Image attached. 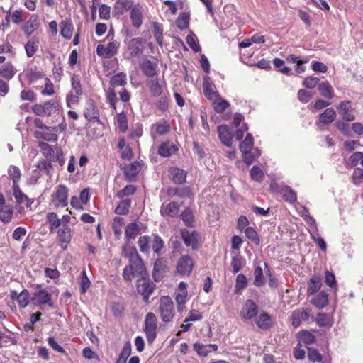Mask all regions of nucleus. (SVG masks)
Instances as JSON below:
<instances>
[{
    "label": "nucleus",
    "instance_id": "obj_35",
    "mask_svg": "<svg viewBox=\"0 0 363 363\" xmlns=\"http://www.w3.org/2000/svg\"><path fill=\"white\" fill-rule=\"evenodd\" d=\"M130 19L133 27L138 28L143 23V14L140 9L138 6H133L130 9Z\"/></svg>",
    "mask_w": 363,
    "mask_h": 363
},
{
    "label": "nucleus",
    "instance_id": "obj_58",
    "mask_svg": "<svg viewBox=\"0 0 363 363\" xmlns=\"http://www.w3.org/2000/svg\"><path fill=\"white\" fill-rule=\"evenodd\" d=\"M15 74L14 67L11 64H6L0 69V76L9 80Z\"/></svg>",
    "mask_w": 363,
    "mask_h": 363
},
{
    "label": "nucleus",
    "instance_id": "obj_43",
    "mask_svg": "<svg viewBox=\"0 0 363 363\" xmlns=\"http://www.w3.org/2000/svg\"><path fill=\"white\" fill-rule=\"evenodd\" d=\"M318 91L322 96L328 99L333 98V89L328 82H323L318 85Z\"/></svg>",
    "mask_w": 363,
    "mask_h": 363
},
{
    "label": "nucleus",
    "instance_id": "obj_26",
    "mask_svg": "<svg viewBox=\"0 0 363 363\" xmlns=\"http://www.w3.org/2000/svg\"><path fill=\"white\" fill-rule=\"evenodd\" d=\"M322 286V279L320 276H313L308 282L307 296L314 295L319 291Z\"/></svg>",
    "mask_w": 363,
    "mask_h": 363
},
{
    "label": "nucleus",
    "instance_id": "obj_24",
    "mask_svg": "<svg viewBox=\"0 0 363 363\" xmlns=\"http://www.w3.org/2000/svg\"><path fill=\"white\" fill-rule=\"evenodd\" d=\"M157 67V65L156 62L147 59L144 60L141 65V69L144 74L150 78L158 77Z\"/></svg>",
    "mask_w": 363,
    "mask_h": 363
},
{
    "label": "nucleus",
    "instance_id": "obj_50",
    "mask_svg": "<svg viewBox=\"0 0 363 363\" xmlns=\"http://www.w3.org/2000/svg\"><path fill=\"white\" fill-rule=\"evenodd\" d=\"M61 24L60 33L62 36L66 39H70L73 33V25L72 22L70 21H62Z\"/></svg>",
    "mask_w": 363,
    "mask_h": 363
},
{
    "label": "nucleus",
    "instance_id": "obj_29",
    "mask_svg": "<svg viewBox=\"0 0 363 363\" xmlns=\"http://www.w3.org/2000/svg\"><path fill=\"white\" fill-rule=\"evenodd\" d=\"M167 193L169 197L177 196L179 198H189L191 195V189L188 186L171 187L167 189Z\"/></svg>",
    "mask_w": 363,
    "mask_h": 363
},
{
    "label": "nucleus",
    "instance_id": "obj_21",
    "mask_svg": "<svg viewBox=\"0 0 363 363\" xmlns=\"http://www.w3.org/2000/svg\"><path fill=\"white\" fill-rule=\"evenodd\" d=\"M151 95L154 97L162 96L163 94L164 86L160 82L158 77L151 78L147 81Z\"/></svg>",
    "mask_w": 363,
    "mask_h": 363
},
{
    "label": "nucleus",
    "instance_id": "obj_42",
    "mask_svg": "<svg viewBox=\"0 0 363 363\" xmlns=\"http://www.w3.org/2000/svg\"><path fill=\"white\" fill-rule=\"evenodd\" d=\"M190 14L186 12H182L176 19V26L180 30H184L189 28Z\"/></svg>",
    "mask_w": 363,
    "mask_h": 363
},
{
    "label": "nucleus",
    "instance_id": "obj_11",
    "mask_svg": "<svg viewBox=\"0 0 363 363\" xmlns=\"http://www.w3.org/2000/svg\"><path fill=\"white\" fill-rule=\"evenodd\" d=\"M194 265V261L189 255H182L177 261V272L182 276H189L193 270Z\"/></svg>",
    "mask_w": 363,
    "mask_h": 363
},
{
    "label": "nucleus",
    "instance_id": "obj_31",
    "mask_svg": "<svg viewBox=\"0 0 363 363\" xmlns=\"http://www.w3.org/2000/svg\"><path fill=\"white\" fill-rule=\"evenodd\" d=\"M152 248L155 254L160 257L165 251V244L158 234H152Z\"/></svg>",
    "mask_w": 363,
    "mask_h": 363
},
{
    "label": "nucleus",
    "instance_id": "obj_13",
    "mask_svg": "<svg viewBox=\"0 0 363 363\" xmlns=\"http://www.w3.org/2000/svg\"><path fill=\"white\" fill-rule=\"evenodd\" d=\"M157 318L156 315L149 312L147 313L145 320V332L147 340H154L156 337L157 330Z\"/></svg>",
    "mask_w": 363,
    "mask_h": 363
},
{
    "label": "nucleus",
    "instance_id": "obj_57",
    "mask_svg": "<svg viewBox=\"0 0 363 363\" xmlns=\"http://www.w3.org/2000/svg\"><path fill=\"white\" fill-rule=\"evenodd\" d=\"M254 275H255L254 284L257 287L262 286L264 284V277L263 275V270L259 265L257 266L255 268Z\"/></svg>",
    "mask_w": 363,
    "mask_h": 363
},
{
    "label": "nucleus",
    "instance_id": "obj_46",
    "mask_svg": "<svg viewBox=\"0 0 363 363\" xmlns=\"http://www.w3.org/2000/svg\"><path fill=\"white\" fill-rule=\"evenodd\" d=\"M179 217L187 227L194 226V217L190 208H186Z\"/></svg>",
    "mask_w": 363,
    "mask_h": 363
},
{
    "label": "nucleus",
    "instance_id": "obj_55",
    "mask_svg": "<svg viewBox=\"0 0 363 363\" xmlns=\"http://www.w3.org/2000/svg\"><path fill=\"white\" fill-rule=\"evenodd\" d=\"M245 259L240 255H235L231 259V266L234 274L238 272L245 264Z\"/></svg>",
    "mask_w": 363,
    "mask_h": 363
},
{
    "label": "nucleus",
    "instance_id": "obj_64",
    "mask_svg": "<svg viewBox=\"0 0 363 363\" xmlns=\"http://www.w3.org/2000/svg\"><path fill=\"white\" fill-rule=\"evenodd\" d=\"M106 101L110 104V106L116 110V103L118 98L115 90L113 88H109L106 94Z\"/></svg>",
    "mask_w": 363,
    "mask_h": 363
},
{
    "label": "nucleus",
    "instance_id": "obj_4",
    "mask_svg": "<svg viewBox=\"0 0 363 363\" xmlns=\"http://www.w3.org/2000/svg\"><path fill=\"white\" fill-rule=\"evenodd\" d=\"M138 277L136 289L139 294L143 296V300L145 303H149L150 296L154 292L156 286L149 279V274L145 277L141 276H135Z\"/></svg>",
    "mask_w": 363,
    "mask_h": 363
},
{
    "label": "nucleus",
    "instance_id": "obj_44",
    "mask_svg": "<svg viewBox=\"0 0 363 363\" xmlns=\"http://www.w3.org/2000/svg\"><path fill=\"white\" fill-rule=\"evenodd\" d=\"M35 167L42 172H44L47 175L51 176L53 167L52 161L50 159H43L39 160Z\"/></svg>",
    "mask_w": 363,
    "mask_h": 363
},
{
    "label": "nucleus",
    "instance_id": "obj_20",
    "mask_svg": "<svg viewBox=\"0 0 363 363\" xmlns=\"http://www.w3.org/2000/svg\"><path fill=\"white\" fill-rule=\"evenodd\" d=\"M339 113L342 116L343 120L345 121H352L355 119L354 114L351 113L352 102L349 100H345L340 103L337 106Z\"/></svg>",
    "mask_w": 363,
    "mask_h": 363
},
{
    "label": "nucleus",
    "instance_id": "obj_34",
    "mask_svg": "<svg viewBox=\"0 0 363 363\" xmlns=\"http://www.w3.org/2000/svg\"><path fill=\"white\" fill-rule=\"evenodd\" d=\"M38 18L32 15L29 20L23 26V30L27 36H30L38 27Z\"/></svg>",
    "mask_w": 363,
    "mask_h": 363
},
{
    "label": "nucleus",
    "instance_id": "obj_63",
    "mask_svg": "<svg viewBox=\"0 0 363 363\" xmlns=\"http://www.w3.org/2000/svg\"><path fill=\"white\" fill-rule=\"evenodd\" d=\"M247 286V280L246 276L242 274H238L235 280V291L238 293L245 289Z\"/></svg>",
    "mask_w": 363,
    "mask_h": 363
},
{
    "label": "nucleus",
    "instance_id": "obj_62",
    "mask_svg": "<svg viewBox=\"0 0 363 363\" xmlns=\"http://www.w3.org/2000/svg\"><path fill=\"white\" fill-rule=\"evenodd\" d=\"M254 144L253 137L252 134L247 133L245 140L240 144V150L245 152L252 150Z\"/></svg>",
    "mask_w": 363,
    "mask_h": 363
},
{
    "label": "nucleus",
    "instance_id": "obj_6",
    "mask_svg": "<svg viewBox=\"0 0 363 363\" xmlns=\"http://www.w3.org/2000/svg\"><path fill=\"white\" fill-rule=\"evenodd\" d=\"M72 91L66 96V104L68 107L77 104L79 97L83 94V89L78 75L73 74L71 79Z\"/></svg>",
    "mask_w": 363,
    "mask_h": 363
},
{
    "label": "nucleus",
    "instance_id": "obj_32",
    "mask_svg": "<svg viewBox=\"0 0 363 363\" xmlns=\"http://www.w3.org/2000/svg\"><path fill=\"white\" fill-rule=\"evenodd\" d=\"M133 8L132 0H117L114 4V12L118 15H123Z\"/></svg>",
    "mask_w": 363,
    "mask_h": 363
},
{
    "label": "nucleus",
    "instance_id": "obj_51",
    "mask_svg": "<svg viewBox=\"0 0 363 363\" xmlns=\"http://www.w3.org/2000/svg\"><path fill=\"white\" fill-rule=\"evenodd\" d=\"M150 237L148 235L140 236L138 239V244L140 248V251L145 254H149Z\"/></svg>",
    "mask_w": 363,
    "mask_h": 363
},
{
    "label": "nucleus",
    "instance_id": "obj_37",
    "mask_svg": "<svg viewBox=\"0 0 363 363\" xmlns=\"http://www.w3.org/2000/svg\"><path fill=\"white\" fill-rule=\"evenodd\" d=\"M177 150L178 148L176 145H170L168 143L163 142L159 146L158 154L163 157H168Z\"/></svg>",
    "mask_w": 363,
    "mask_h": 363
},
{
    "label": "nucleus",
    "instance_id": "obj_3",
    "mask_svg": "<svg viewBox=\"0 0 363 363\" xmlns=\"http://www.w3.org/2000/svg\"><path fill=\"white\" fill-rule=\"evenodd\" d=\"M36 291L33 293L30 301L35 306L43 309L47 305L49 308H54V303L52 301V294L48 289H42L40 284L36 285Z\"/></svg>",
    "mask_w": 363,
    "mask_h": 363
},
{
    "label": "nucleus",
    "instance_id": "obj_49",
    "mask_svg": "<svg viewBox=\"0 0 363 363\" xmlns=\"http://www.w3.org/2000/svg\"><path fill=\"white\" fill-rule=\"evenodd\" d=\"M315 321L318 325L321 327H331L333 320L329 315L324 313H318Z\"/></svg>",
    "mask_w": 363,
    "mask_h": 363
},
{
    "label": "nucleus",
    "instance_id": "obj_54",
    "mask_svg": "<svg viewBox=\"0 0 363 363\" xmlns=\"http://www.w3.org/2000/svg\"><path fill=\"white\" fill-rule=\"evenodd\" d=\"M152 31L157 43L162 46L163 40V28L158 22H153L152 23Z\"/></svg>",
    "mask_w": 363,
    "mask_h": 363
},
{
    "label": "nucleus",
    "instance_id": "obj_10",
    "mask_svg": "<svg viewBox=\"0 0 363 363\" xmlns=\"http://www.w3.org/2000/svg\"><path fill=\"white\" fill-rule=\"evenodd\" d=\"M68 188L64 184L57 186L52 195V203L55 207H65L67 206Z\"/></svg>",
    "mask_w": 363,
    "mask_h": 363
},
{
    "label": "nucleus",
    "instance_id": "obj_45",
    "mask_svg": "<svg viewBox=\"0 0 363 363\" xmlns=\"http://www.w3.org/2000/svg\"><path fill=\"white\" fill-rule=\"evenodd\" d=\"M307 357L310 363H325L322 354L314 348L308 347Z\"/></svg>",
    "mask_w": 363,
    "mask_h": 363
},
{
    "label": "nucleus",
    "instance_id": "obj_12",
    "mask_svg": "<svg viewBox=\"0 0 363 363\" xmlns=\"http://www.w3.org/2000/svg\"><path fill=\"white\" fill-rule=\"evenodd\" d=\"M181 235L186 246L191 247L193 250L199 249V242L201 240L200 233L196 230L189 232L186 229L181 230Z\"/></svg>",
    "mask_w": 363,
    "mask_h": 363
},
{
    "label": "nucleus",
    "instance_id": "obj_17",
    "mask_svg": "<svg viewBox=\"0 0 363 363\" xmlns=\"http://www.w3.org/2000/svg\"><path fill=\"white\" fill-rule=\"evenodd\" d=\"M128 50L132 57H139L143 52V39L141 38H135L128 40H125Z\"/></svg>",
    "mask_w": 363,
    "mask_h": 363
},
{
    "label": "nucleus",
    "instance_id": "obj_8",
    "mask_svg": "<svg viewBox=\"0 0 363 363\" xmlns=\"http://www.w3.org/2000/svg\"><path fill=\"white\" fill-rule=\"evenodd\" d=\"M291 324L294 328L299 327L302 322L309 323L313 320V316L311 314V310L308 308L301 310H295L290 316Z\"/></svg>",
    "mask_w": 363,
    "mask_h": 363
},
{
    "label": "nucleus",
    "instance_id": "obj_60",
    "mask_svg": "<svg viewBox=\"0 0 363 363\" xmlns=\"http://www.w3.org/2000/svg\"><path fill=\"white\" fill-rule=\"evenodd\" d=\"M13 211L9 206H4L0 208V220L4 223H9L12 218Z\"/></svg>",
    "mask_w": 363,
    "mask_h": 363
},
{
    "label": "nucleus",
    "instance_id": "obj_56",
    "mask_svg": "<svg viewBox=\"0 0 363 363\" xmlns=\"http://www.w3.org/2000/svg\"><path fill=\"white\" fill-rule=\"evenodd\" d=\"M244 233L247 239H249L251 242H254L256 245H259L260 243V239L259 235L256 231V230L253 227H247Z\"/></svg>",
    "mask_w": 363,
    "mask_h": 363
},
{
    "label": "nucleus",
    "instance_id": "obj_7",
    "mask_svg": "<svg viewBox=\"0 0 363 363\" xmlns=\"http://www.w3.org/2000/svg\"><path fill=\"white\" fill-rule=\"evenodd\" d=\"M84 116L89 123L102 124V121L100 119V111L92 99H89L86 101L84 108Z\"/></svg>",
    "mask_w": 363,
    "mask_h": 363
},
{
    "label": "nucleus",
    "instance_id": "obj_5",
    "mask_svg": "<svg viewBox=\"0 0 363 363\" xmlns=\"http://www.w3.org/2000/svg\"><path fill=\"white\" fill-rule=\"evenodd\" d=\"M159 311L162 322L169 323L172 321L174 316V303L169 296L161 297Z\"/></svg>",
    "mask_w": 363,
    "mask_h": 363
},
{
    "label": "nucleus",
    "instance_id": "obj_19",
    "mask_svg": "<svg viewBox=\"0 0 363 363\" xmlns=\"http://www.w3.org/2000/svg\"><path fill=\"white\" fill-rule=\"evenodd\" d=\"M57 238L60 242V247L65 250L71 241V229L69 226H63L57 230Z\"/></svg>",
    "mask_w": 363,
    "mask_h": 363
},
{
    "label": "nucleus",
    "instance_id": "obj_53",
    "mask_svg": "<svg viewBox=\"0 0 363 363\" xmlns=\"http://www.w3.org/2000/svg\"><path fill=\"white\" fill-rule=\"evenodd\" d=\"M250 175L251 179L257 182L261 183L264 178V174L263 171L258 166H253L250 171Z\"/></svg>",
    "mask_w": 363,
    "mask_h": 363
},
{
    "label": "nucleus",
    "instance_id": "obj_48",
    "mask_svg": "<svg viewBox=\"0 0 363 363\" xmlns=\"http://www.w3.org/2000/svg\"><path fill=\"white\" fill-rule=\"evenodd\" d=\"M131 200L126 199L120 201L115 209V213L118 215H126L129 212Z\"/></svg>",
    "mask_w": 363,
    "mask_h": 363
},
{
    "label": "nucleus",
    "instance_id": "obj_59",
    "mask_svg": "<svg viewBox=\"0 0 363 363\" xmlns=\"http://www.w3.org/2000/svg\"><path fill=\"white\" fill-rule=\"evenodd\" d=\"M241 152L242 154L243 161L247 165L252 164L255 160L261 155V152L259 150H257V154H254L252 150Z\"/></svg>",
    "mask_w": 363,
    "mask_h": 363
},
{
    "label": "nucleus",
    "instance_id": "obj_38",
    "mask_svg": "<svg viewBox=\"0 0 363 363\" xmlns=\"http://www.w3.org/2000/svg\"><path fill=\"white\" fill-rule=\"evenodd\" d=\"M141 169L140 164L138 162H134L125 168L123 172L126 178L132 180L135 178Z\"/></svg>",
    "mask_w": 363,
    "mask_h": 363
},
{
    "label": "nucleus",
    "instance_id": "obj_25",
    "mask_svg": "<svg viewBox=\"0 0 363 363\" xmlns=\"http://www.w3.org/2000/svg\"><path fill=\"white\" fill-rule=\"evenodd\" d=\"M310 302L317 308L323 309L328 304V294L325 291H320L313 297Z\"/></svg>",
    "mask_w": 363,
    "mask_h": 363
},
{
    "label": "nucleus",
    "instance_id": "obj_30",
    "mask_svg": "<svg viewBox=\"0 0 363 363\" xmlns=\"http://www.w3.org/2000/svg\"><path fill=\"white\" fill-rule=\"evenodd\" d=\"M179 207V204L174 201H172L166 206L162 204L160 208V213L162 216L175 217Z\"/></svg>",
    "mask_w": 363,
    "mask_h": 363
},
{
    "label": "nucleus",
    "instance_id": "obj_22",
    "mask_svg": "<svg viewBox=\"0 0 363 363\" xmlns=\"http://www.w3.org/2000/svg\"><path fill=\"white\" fill-rule=\"evenodd\" d=\"M202 86L203 94L207 99L212 100L213 98L220 96L218 92L214 90L215 86L209 77L206 76L203 77Z\"/></svg>",
    "mask_w": 363,
    "mask_h": 363
},
{
    "label": "nucleus",
    "instance_id": "obj_33",
    "mask_svg": "<svg viewBox=\"0 0 363 363\" xmlns=\"http://www.w3.org/2000/svg\"><path fill=\"white\" fill-rule=\"evenodd\" d=\"M279 192L281 194L284 200L289 203H294L297 200L296 192L289 186H283Z\"/></svg>",
    "mask_w": 363,
    "mask_h": 363
},
{
    "label": "nucleus",
    "instance_id": "obj_15",
    "mask_svg": "<svg viewBox=\"0 0 363 363\" xmlns=\"http://www.w3.org/2000/svg\"><path fill=\"white\" fill-rule=\"evenodd\" d=\"M167 260L164 257H158L156 259L152 276L155 281H160L162 279L164 274L167 272Z\"/></svg>",
    "mask_w": 363,
    "mask_h": 363
},
{
    "label": "nucleus",
    "instance_id": "obj_41",
    "mask_svg": "<svg viewBox=\"0 0 363 363\" xmlns=\"http://www.w3.org/2000/svg\"><path fill=\"white\" fill-rule=\"evenodd\" d=\"M212 105L213 110L217 113H223L230 106L229 102L227 100L221 98L220 96L215 99Z\"/></svg>",
    "mask_w": 363,
    "mask_h": 363
},
{
    "label": "nucleus",
    "instance_id": "obj_28",
    "mask_svg": "<svg viewBox=\"0 0 363 363\" xmlns=\"http://www.w3.org/2000/svg\"><path fill=\"white\" fill-rule=\"evenodd\" d=\"M337 114L335 110L332 108H326L322 113L319 115L318 121L316 124L323 123L328 125L333 123L336 119Z\"/></svg>",
    "mask_w": 363,
    "mask_h": 363
},
{
    "label": "nucleus",
    "instance_id": "obj_39",
    "mask_svg": "<svg viewBox=\"0 0 363 363\" xmlns=\"http://www.w3.org/2000/svg\"><path fill=\"white\" fill-rule=\"evenodd\" d=\"M152 133H155L159 135H165L170 130L169 124L167 121H164L162 123H156L151 126Z\"/></svg>",
    "mask_w": 363,
    "mask_h": 363
},
{
    "label": "nucleus",
    "instance_id": "obj_23",
    "mask_svg": "<svg viewBox=\"0 0 363 363\" xmlns=\"http://www.w3.org/2000/svg\"><path fill=\"white\" fill-rule=\"evenodd\" d=\"M218 137L225 145L228 147L232 146L233 135L230 130V128L227 125H220L218 126Z\"/></svg>",
    "mask_w": 363,
    "mask_h": 363
},
{
    "label": "nucleus",
    "instance_id": "obj_52",
    "mask_svg": "<svg viewBox=\"0 0 363 363\" xmlns=\"http://www.w3.org/2000/svg\"><path fill=\"white\" fill-rule=\"evenodd\" d=\"M116 123L118 127V129L121 132L125 133L128 130V119L127 116L122 111L118 113L116 116Z\"/></svg>",
    "mask_w": 363,
    "mask_h": 363
},
{
    "label": "nucleus",
    "instance_id": "obj_47",
    "mask_svg": "<svg viewBox=\"0 0 363 363\" xmlns=\"http://www.w3.org/2000/svg\"><path fill=\"white\" fill-rule=\"evenodd\" d=\"M47 220L49 223V230L50 232H53L61 225V220L58 218L57 213L54 212H50L47 214Z\"/></svg>",
    "mask_w": 363,
    "mask_h": 363
},
{
    "label": "nucleus",
    "instance_id": "obj_40",
    "mask_svg": "<svg viewBox=\"0 0 363 363\" xmlns=\"http://www.w3.org/2000/svg\"><path fill=\"white\" fill-rule=\"evenodd\" d=\"M126 74L123 72H119L115 75H113L110 80V88L118 87V86H124L126 84Z\"/></svg>",
    "mask_w": 363,
    "mask_h": 363
},
{
    "label": "nucleus",
    "instance_id": "obj_36",
    "mask_svg": "<svg viewBox=\"0 0 363 363\" xmlns=\"http://www.w3.org/2000/svg\"><path fill=\"white\" fill-rule=\"evenodd\" d=\"M140 233V228L136 222L129 223L125 230V238L128 242L135 240Z\"/></svg>",
    "mask_w": 363,
    "mask_h": 363
},
{
    "label": "nucleus",
    "instance_id": "obj_61",
    "mask_svg": "<svg viewBox=\"0 0 363 363\" xmlns=\"http://www.w3.org/2000/svg\"><path fill=\"white\" fill-rule=\"evenodd\" d=\"M38 40H30L25 45V50L28 57H33L38 47Z\"/></svg>",
    "mask_w": 363,
    "mask_h": 363
},
{
    "label": "nucleus",
    "instance_id": "obj_9",
    "mask_svg": "<svg viewBox=\"0 0 363 363\" xmlns=\"http://www.w3.org/2000/svg\"><path fill=\"white\" fill-rule=\"evenodd\" d=\"M259 307L257 303L252 299L246 300L240 311V316L242 320H251L258 315Z\"/></svg>",
    "mask_w": 363,
    "mask_h": 363
},
{
    "label": "nucleus",
    "instance_id": "obj_14",
    "mask_svg": "<svg viewBox=\"0 0 363 363\" xmlns=\"http://www.w3.org/2000/svg\"><path fill=\"white\" fill-rule=\"evenodd\" d=\"M57 128L56 126H46L42 130H35L33 133L35 138L44 140L48 142H56L57 140Z\"/></svg>",
    "mask_w": 363,
    "mask_h": 363
},
{
    "label": "nucleus",
    "instance_id": "obj_18",
    "mask_svg": "<svg viewBox=\"0 0 363 363\" xmlns=\"http://www.w3.org/2000/svg\"><path fill=\"white\" fill-rule=\"evenodd\" d=\"M255 325L262 330H268L274 326V320L272 316L266 311H262L254 319Z\"/></svg>",
    "mask_w": 363,
    "mask_h": 363
},
{
    "label": "nucleus",
    "instance_id": "obj_27",
    "mask_svg": "<svg viewBox=\"0 0 363 363\" xmlns=\"http://www.w3.org/2000/svg\"><path fill=\"white\" fill-rule=\"evenodd\" d=\"M171 180L177 184H182L186 182V172L178 167H171L169 169Z\"/></svg>",
    "mask_w": 363,
    "mask_h": 363
},
{
    "label": "nucleus",
    "instance_id": "obj_1",
    "mask_svg": "<svg viewBox=\"0 0 363 363\" xmlns=\"http://www.w3.org/2000/svg\"><path fill=\"white\" fill-rule=\"evenodd\" d=\"M123 255L129 259V264L124 267L122 273L124 281L131 282L134 276H147L145 263L135 247H123Z\"/></svg>",
    "mask_w": 363,
    "mask_h": 363
},
{
    "label": "nucleus",
    "instance_id": "obj_2",
    "mask_svg": "<svg viewBox=\"0 0 363 363\" xmlns=\"http://www.w3.org/2000/svg\"><path fill=\"white\" fill-rule=\"evenodd\" d=\"M60 104L55 99L32 106V111L38 116L55 117L60 113Z\"/></svg>",
    "mask_w": 363,
    "mask_h": 363
},
{
    "label": "nucleus",
    "instance_id": "obj_16",
    "mask_svg": "<svg viewBox=\"0 0 363 363\" xmlns=\"http://www.w3.org/2000/svg\"><path fill=\"white\" fill-rule=\"evenodd\" d=\"M119 43L117 42H110L107 46L99 44L96 47V53L102 58H111L117 53Z\"/></svg>",
    "mask_w": 363,
    "mask_h": 363
}]
</instances>
